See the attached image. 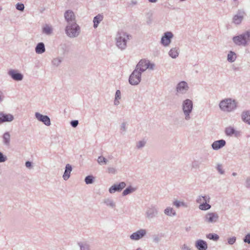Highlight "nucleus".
<instances>
[{
	"mask_svg": "<svg viewBox=\"0 0 250 250\" xmlns=\"http://www.w3.org/2000/svg\"><path fill=\"white\" fill-rule=\"evenodd\" d=\"M219 106L222 110L230 112L236 108V104L234 100L231 99H226L221 101Z\"/></svg>",
	"mask_w": 250,
	"mask_h": 250,
	"instance_id": "f257e3e1",
	"label": "nucleus"
},
{
	"mask_svg": "<svg viewBox=\"0 0 250 250\" xmlns=\"http://www.w3.org/2000/svg\"><path fill=\"white\" fill-rule=\"evenodd\" d=\"M234 42L238 45H245L249 41H250V31L245 34L235 36L233 38Z\"/></svg>",
	"mask_w": 250,
	"mask_h": 250,
	"instance_id": "f03ea898",
	"label": "nucleus"
},
{
	"mask_svg": "<svg viewBox=\"0 0 250 250\" xmlns=\"http://www.w3.org/2000/svg\"><path fill=\"white\" fill-rule=\"evenodd\" d=\"M129 39V36L125 33L119 34V36L117 38V45L121 49H124L126 46V42Z\"/></svg>",
	"mask_w": 250,
	"mask_h": 250,
	"instance_id": "7ed1b4c3",
	"label": "nucleus"
},
{
	"mask_svg": "<svg viewBox=\"0 0 250 250\" xmlns=\"http://www.w3.org/2000/svg\"><path fill=\"white\" fill-rule=\"evenodd\" d=\"M141 74L140 71L135 69L130 76L129 80L130 83L132 85L138 84L141 81Z\"/></svg>",
	"mask_w": 250,
	"mask_h": 250,
	"instance_id": "20e7f679",
	"label": "nucleus"
},
{
	"mask_svg": "<svg viewBox=\"0 0 250 250\" xmlns=\"http://www.w3.org/2000/svg\"><path fill=\"white\" fill-rule=\"evenodd\" d=\"M79 27L75 23H73L71 26H68L66 28V33L68 36L70 37H74L78 35Z\"/></svg>",
	"mask_w": 250,
	"mask_h": 250,
	"instance_id": "39448f33",
	"label": "nucleus"
},
{
	"mask_svg": "<svg viewBox=\"0 0 250 250\" xmlns=\"http://www.w3.org/2000/svg\"><path fill=\"white\" fill-rule=\"evenodd\" d=\"M183 111L186 115V118H189V114L191 112L192 108V103L190 100L187 99L184 102L183 106Z\"/></svg>",
	"mask_w": 250,
	"mask_h": 250,
	"instance_id": "423d86ee",
	"label": "nucleus"
},
{
	"mask_svg": "<svg viewBox=\"0 0 250 250\" xmlns=\"http://www.w3.org/2000/svg\"><path fill=\"white\" fill-rule=\"evenodd\" d=\"M149 67V62L146 60H141L137 65L136 70L142 73Z\"/></svg>",
	"mask_w": 250,
	"mask_h": 250,
	"instance_id": "0eeeda50",
	"label": "nucleus"
},
{
	"mask_svg": "<svg viewBox=\"0 0 250 250\" xmlns=\"http://www.w3.org/2000/svg\"><path fill=\"white\" fill-rule=\"evenodd\" d=\"M173 37V34L171 32H167L165 33L164 36L162 38L161 42L165 45H168L170 42V40Z\"/></svg>",
	"mask_w": 250,
	"mask_h": 250,
	"instance_id": "6e6552de",
	"label": "nucleus"
},
{
	"mask_svg": "<svg viewBox=\"0 0 250 250\" xmlns=\"http://www.w3.org/2000/svg\"><path fill=\"white\" fill-rule=\"evenodd\" d=\"M218 215L214 212L208 213L205 216V221L208 223H213L217 221Z\"/></svg>",
	"mask_w": 250,
	"mask_h": 250,
	"instance_id": "1a4fd4ad",
	"label": "nucleus"
},
{
	"mask_svg": "<svg viewBox=\"0 0 250 250\" xmlns=\"http://www.w3.org/2000/svg\"><path fill=\"white\" fill-rule=\"evenodd\" d=\"M125 187V184L124 182H121L119 184L114 185L109 188V192L111 193L115 192L116 191H120Z\"/></svg>",
	"mask_w": 250,
	"mask_h": 250,
	"instance_id": "9d476101",
	"label": "nucleus"
},
{
	"mask_svg": "<svg viewBox=\"0 0 250 250\" xmlns=\"http://www.w3.org/2000/svg\"><path fill=\"white\" fill-rule=\"evenodd\" d=\"M36 116L39 120L43 122L45 125H50V119L48 116L41 115L38 113L36 114Z\"/></svg>",
	"mask_w": 250,
	"mask_h": 250,
	"instance_id": "9b49d317",
	"label": "nucleus"
},
{
	"mask_svg": "<svg viewBox=\"0 0 250 250\" xmlns=\"http://www.w3.org/2000/svg\"><path fill=\"white\" fill-rule=\"evenodd\" d=\"M146 230L144 229H141L136 232L133 233L131 236L130 238L133 240H139L143 237L146 234Z\"/></svg>",
	"mask_w": 250,
	"mask_h": 250,
	"instance_id": "f8f14e48",
	"label": "nucleus"
},
{
	"mask_svg": "<svg viewBox=\"0 0 250 250\" xmlns=\"http://www.w3.org/2000/svg\"><path fill=\"white\" fill-rule=\"evenodd\" d=\"M195 245L198 250H206L208 248L207 243L202 240H197Z\"/></svg>",
	"mask_w": 250,
	"mask_h": 250,
	"instance_id": "ddd939ff",
	"label": "nucleus"
},
{
	"mask_svg": "<svg viewBox=\"0 0 250 250\" xmlns=\"http://www.w3.org/2000/svg\"><path fill=\"white\" fill-rule=\"evenodd\" d=\"M13 120V117L12 115L0 113V124L4 122H10Z\"/></svg>",
	"mask_w": 250,
	"mask_h": 250,
	"instance_id": "4468645a",
	"label": "nucleus"
},
{
	"mask_svg": "<svg viewBox=\"0 0 250 250\" xmlns=\"http://www.w3.org/2000/svg\"><path fill=\"white\" fill-rule=\"evenodd\" d=\"M225 144L226 142L224 140H220L213 142V143L212 145V146L214 149H218L224 146L225 145Z\"/></svg>",
	"mask_w": 250,
	"mask_h": 250,
	"instance_id": "2eb2a0df",
	"label": "nucleus"
},
{
	"mask_svg": "<svg viewBox=\"0 0 250 250\" xmlns=\"http://www.w3.org/2000/svg\"><path fill=\"white\" fill-rule=\"evenodd\" d=\"M9 74L15 80L20 81L22 79V75L20 73H17L15 70H10L9 72Z\"/></svg>",
	"mask_w": 250,
	"mask_h": 250,
	"instance_id": "dca6fc26",
	"label": "nucleus"
},
{
	"mask_svg": "<svg viewBox=\"0 0 250 250\" xmlns=\"http://www.w3.org/2000/svg\"><path fill=\"white\" fill-rule=\"evenodd\" d=\"M64 17L67 21H73L75 19V16L73 12L69 10H68L65 12Z\"/></svg>",
	"mask_w": 250,
	"mask_h": 250,
	"instance_id": "f3484780",
	"label": "nucleus"
},
{
	"mask_svg": "<svg viewBox=\"0 0 250 250\" xmlns=\"http://www.w3.org/2000/svg\"><path fill=\"white\" fill-rule=\"evenodd\" d=\"M188 86L187 83L185 82L180 83L177 87V91L183 92L184 90L186 91L188 89Z\"/></svg>",
	"mask_w": 250,
	"mask_h": 250,
	"instance_id": "a211bd4d",
	"label": "nucleus"
},
{
	"mask_svg": "<svg viewBox=\"0 0 250 250\" xmlns=\"http://www.w3.org/2000/svg\"><path fill=\"white\" fill-rule=\"evenodd\" d=\"M72 170L71 166L69 164H67L65 167V170L63 175V178L64 180H67L70 177V174Z\"/></svg>",
	"mask_w": 250,
	"mask_h": 250,
	"instance_id": "6ab92c4d",
	"label": "nucleus"
},
{
	"mask_svg": "<svg viewBox=\"0 0 250 250\" xmlns=\"http://www.w3.org/2000/svg\"><path fill=\"white\" fill-rule=\"evenodd\" d=\"M103 15L102 14H98L93 19L94 27H97L99 23L103 20Z\"/></svg>",
	"mask_w": 250,
	"mask_h": 250,
	"instance_id": "aec40b11",
	"label": "nucleus"
},
{
	"mask_svg": "<svg viewBox=\"0 0 250 250\" xmlns=\"http://www.w3.org/2000/svg\"><path fill=\"white\" fill-rule=\"evenodd\" d=\"M242 119L244 121L250 124V111L244 112L242 114Z\"/></svg>",
	"mask_w": 250,
	"mask_h": 250,
	"instance_id": "412c9836",
	"label": "nucleus"
},
{
	"mask_svg": "<svg viewBox=\"0 0 250 250\" xmlns=\"http://www.w3.org/2000/svg\"><path fill=\"white\" fill-rule=\"evenodd\" d=\"M36 51L37 53H42L45 51L44 45L43 43H39L36 48Z\"/></svg>",
	"mask_w": 250,
	"mask_h": 250,
	"instance_id": "4be33fe9",
	"label": "nucleus"
},
{
	"mask_svg": "<svg viewBox=\"0 0 250 250\" xmlns=\"http://www.w3.org/2000/svg\"><path fill=\"white\" fill-rule=\"evenodd\" d=\"M243 19V15H236L233 18V22L235 24H239L241 22Z\"/></svg>",
	"mask_w": 250,
	"mask_h": 250,
	"instance_id": "5701e85b",
	"label": "nucleus"
},
{
	"mask_svg": "<svg viewBox=\"0 0 250 250\" xmlns=\"http://www.w3.org/2000/svg\"><path fill=\"white\" fill-rule=\"evenodd\" d=\"M209 198L207 196H199L197 199V202L201 205L205 202H209Z\"/></svg>",
	"mask_w": 250,
	"mask_h": 250,
	"instance_id": "b1692460",
	"label": "nucleus"
},
{
	"mask_svg": "<svg viewBox=\"0 0 250 250\" xmlns=\"http://www.w3.org/2000/svg\"><path fill=\"white\" fill-rule=\"evenodd\" d=\"M169 54L172 58H175L178 56L179 53L177 49L172 48L169 51Z\"/></svg>",
	"mask_w": 250,
	"mask_h": 250,
	"instance_id": "393cba45",
	"label": "nucleus"
},
{
	"mask_svg": "<svg viewBox=\"0 0 250 250\" xmlns=\"http://www.w3.org/2000/svg\"><path fill=\"white\" fill-rule=\"evenodd\" d=\"M135 190V188L131 187H129L127 188H126L123 192V194L124 195H126L133 191H134Z\"/></svg>",
	"mask_w": 250,
	"mask_h": 250,
	"instance_id": "a878e982",
	"label": "nucleus"
},
{
	"mask_svg": "<svg viewBox=\"0 0 250 250\" xmlns=\"http://www.w3.org/2000/svg\"><path fill=\"white\" fill-rule=\"evenodd\" d=\"M199 208L201 210H207L210 208V206L207 204V202H205L200 205Z\"/></svg>",
	"mask_w": 250,
	"mask_h": 250,
	"instance_id": "bb28decb",
	"label": "nucleus"
},
{
	"mask_svg": "<svg viewBox=\"0 0 250 250\" xmlns=\"http://www.w3.org/2000/svg\"><path fill=\"white\" fill-rule=\"evenodd\" d=\"M165 213L169 216L174 215L175 214V211L170 208H167L165 210Z\"/></svg>",
	"mask_w": 250,
	"mask_h": 250,
	"instance_id": "cd10ccee",
	"label": "nucleus"
},
{
	"mask_svg": "<svg viewBox=\"0 0 250 250\" xmlns=\"http://www.w3.org/2000/svg\"><path fill=\"white\" fill-rule=\"evenodd\" d=\"M236 59L235 54L230 52L228 55V60L230 62H233Z\"/></svg>",
	"mask_w": 250,
	"mask_h": 250,
	"instance_id": "c85d7f7f",
	"label": "nucleus"
},
{
	"mask_svg": "<svg viewBox=\"0 0 250 250\" xmlns=\"http://www.w3.org/2000/svg\"><path fill=\"white\" fill-rule=\"evenodd\" d=\"M121 99V92L120 90H117L115 95V100L114 103L115 104H118L119 103V100Z\"/></svg>",
	"mask_w": 250,
	"mask_h": 250,
	"instance_id": "c756f323",
	"label": "nucleus"
},
{
	"mask_svg": "<svg viewBox=\"0 0 250 250\" xmlns=\"http://www.w3.org/2000/svg\"><path fill=\"white\" fill-rule=\"evenodd\" d=\"M226 133L228 135H231L235 133V130L231 127H228L226 129Z\"/></svg>",
	"mask_w": 250,
	"mask_h": 250,
	"instance_id": "7c9ffc66",
	"label": "nucleus"
},
{
	"mask_svg": "<svg viewBox=\"0 0 250 250\" xmlns=\"http://www.w3.org/2000/svg\"><path fill=\"white\" fill-rule=\"evenodd\" d=\"M3 138L5 144H8L9 143L10 136L8 133H4L3 136Z\"/></svg>",
	"mask_w": 250,
	"mask_h": 250,
	"instance_id": "2f4dec72",
	"label": "nucleus"
},
{
	"mask_svg": "<svg viewBox=\"0 0 250 250\" xmlns=\"http://www.w3.org/2000/svg\"><path fill=\"white\" fill-rule=\"evenodd\" d=\"M207 238L213 240H217L219 239V236L216 234L209 233L207 235Z\"/></svg>",
	"mask_w": 250,
	"mask_h": 250,
	"instance_id": "473e14b6",
	"label": "nucleus"
},
{
	"mask_svg": "<svg viewBox=\"0 0 250 250\" xmlns=\"http://www.w3.org/2000/svg\"><path fill=\"white\" fill-rule=\"evenodd\" d=\"M43 31L44 33H45L47 34H49L52 32V28L51 27H50L48 25H46L44 27V28L43 29Z\"/></svg>",
	"mask_w": 250,
	"mask_h": 250,
	"instance_id": "72a5a7b5",
	"label": "nucleus"
},
{
	"mask_svg": "<svg viewBox=\"0 0 250 250\" xmlns=\"http://www.w3.org/2000/svg\"><path fill=\"white\" fill-rule=\"evenodd\" d=\"M85 182L87 184H91L93 182V177L91 176H87L85 179Z\"/></svg>",
	"mask_w": 250,
	"mask_h": 250,
	"instance_id": "f704fd0d",
	"label": "nucleus"
},
{
	"mask_svg": "<svg viewBox=\"0 0 250 250\" xmlns=\"http://www.w3.org/2000/svg\"><path fill=\"white\" fill-rule=\"evenodd\" d=\"M16 8L20 11H23L24 8V6L22 3H18L16 5Z\"/></svg>",
	"mask_w": 250,
	"mask_h": 250,
	"instance_id": "c9c22d12",
	"label": "nucleus"
},
{
	"mask_svg": "<svg viewBox=\"0 0 250 250\" xmlns=\"http://www.w3.org/2000/svg\"><path fill=\"white\" fill-rule=\"evenodd\" d=\"M98 162L99 164H101L103 162L104 164H106V159L103 157H99L98 159Z\"/></svg>",
	"mask_w": 250,
	"mask_h": 250,
	"instance_id": "e433bc0d",
	"label": "nucleus"
},
{
	"mask_svg": "<svg viewBox=\"0 0 250 250\" xmlns=\"http://www.w3.org/2000/svg\"><path fill=\"white\" fill-rule=\"evenodd\" d=\"M235 241H236L235 237H233L232 238H229L228 239V243H229V244L232 245L235 243Z\"/></svg>",
	"mask_w": 250,
	"mask_h": 250,
	"instance_id": "4c0bfd02",
	"label": "nucleus"
},
{
	"mask_svg": "<svg viewBox=\"0 0 250 250\" xmlns=\"http://www.w3.org/2000/svg\"><path fill=\"white\" fill-rule=\"evenodd\" d=\"M6 157L3 156L2 153L0 152V162L5 161Z\"/></svg>",
	"mask_w": 250,
	"mask_h": 250,
	"instance_id": "58836bf2",
	"label": "nucleus"
},
{
	"mask_svg": "<svg viewBox=\"0 0 250 250\" xmlns=\"http://www.w3.org/2000/svg\"><path fill=\"white\" fill-rule=\"evenodd\" d=\"M244 241L246 243H250V234H248L246 236Z\"/></svg>",
	"mask_w": 250,
	"mask_h": 250,
	"instance_id": "ea45409f",
	"label": "nucleus"
},
{
	"mask_svg": "<svg viewBox=\"0 0 250 250\" xmlns=\"http://www.w3.org/2000/svg\"><path fill=\"white\" fill-rule=\"evenodd\" d=\"M71 124L72 126L76 127L78 124V121L77 120L73 121L71 122Z\"/></svg>",
	"mask_w": 250,
	"mask_h": 250,
	"instance_id": "a19ab883",
	"label": "nucleus"
},
{
	"mask_svg": "<svg viewBox=\"0 0 250 250\" xmlns=\"http://www.w3.org/2000/svg\"><path fill=\"white\" fill-rule=\"evenodd\" d=\"M174 205L176 206L177 207H179L181 205H183L184 204L178 201H175L174 202Z\"/></svg>",
	"mask_w": 250,
	"mask_h": 250,
	"instance_id": "79ce46f5",
	"label": "nucleus"
},
{
	"mask_svg": "<svg viewBox=\"0 0 250 250\" xmlns=\"http://www.w3.org/2000/svg\"><path fill=\"white\" fill-rule=\"evenodd\" d=\"M145 143L144 142L140 141L138 144V147L140 148L141 147L145 145Z\"/></svg>",
	"mask_w": 250,
	"mask_h": 250,
	"instance_id": "37998d69",
	"label": "nucleus"
},
{
	"mask_svg": "<svg viewBox=\"0 0 250 250\" xmlns=\"http://www.w3.org/2000/svg\"><path fill=\"white\" fill-rule=\"evenodd\" d=\"M217 169H218V171L220 172V173H221V174L223 173V171H222V167L221 166H218L217 167Z\"/></svg>",
	"mask_w": 250,
	"mask_h": 250,
	"instance_id": "c03bdc74",
	"label": "nucleus"
},
{
	"mask_svg": "<svg viewBox=\"0 0 250 250\" xmlns=\"http://www.w3.org/2000/svg\"><path fill=\"white\" fill-rule=\"evenodd\" d=\"M26 167H30L31 166V162L27 161L25 163Z\"/></svg>",
	"mask_w": 250,
	"mask_h": 250,
	"instance_id": "a18cd8bd",
	"label": "nucleus"
},
{
	"mask_svg": "<svg viewBox=\"0 0 250 250\" xmlns=\"http://www.w3.org/2000/svg\"><path fill=\"white\" fill-rule=\"evenodd\" d=\"M247 186H248V187L250 186V178L247 180Z\"/></svg>",
	"mask_w": 250,
	"mask_h": 250,
	"instance_id": "49530a36",
	"label": "nucleus"
},
{
	"mask_svg": "<svg viewBox=\"0 0 250 250\" xmlns=\"http://www.w3.org/2000/svg\"><path fill=\"white\" fill-rule=\"evenodd\" d=\"M149 1L151 2H155L156 1V0H149Z\"/></svg>",
	"mask_w": 250,
	"mask_h": 250,
	"instance_id": "de8ad7c7",
	"label": "nucleus"
},
{
	"mask_svg": "<svg viewBox=\"0 0 250 250\" xmlns=\"http://www.w3.org/2000/svg\"><path fill=\"white\" fill-rule=\"evenodd\" d=\"M150 68H152V65H150Z\"/></svg>",
	"mask_w": 250,
	"mask_h": 250,
	"instance_id": "09e8293b",
	"label": "nucleus"
},
{
	"mask_svg": "<svg viewBox=\"0 0 250 250\" xmlns=\"http://www.w3.org/2000/svg\"><path fill=\"white\" fill-rule=\"evenodd\" d=\"M233 175H236V174L234 173H233Z\"/></svg>",
	"mask_w": 250,
	"mask_h": 250,
	"instance_id": "8fccbe9b",
	"label": "nucleus"
},
{
	"mask_svg": "<svg viewBox=\"0 0 250 250\" xmlns=\"http://www.w3.org/2000/svg\"><path fill=\"white\" fill-rule=\"evenodd\" d=\"M81 250H83V248H82V247H81Z\"/></svg>",
	"mask_w": 250,
	"mask_h": 250,
	"instance_id": "3c124183",
	"label": "nucleus"
}]
</instances>
